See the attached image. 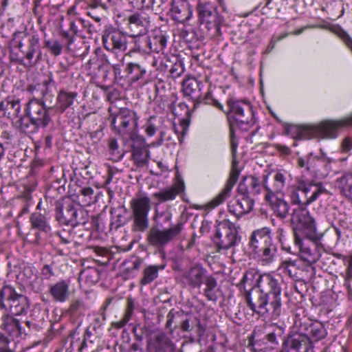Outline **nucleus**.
<instances>
[{
  "mask_svg": "<svg viewBox=\"0 0 352 352\" xmlns=\"http://www.w3.org/2000/svg\"><path fill=\"white\" fill-rule=\"evenodd\" d=\"M246 302L250 309L261 317L265 316L266 304L267 302V294L262 288L253 290L248 293L245 296Z\"/></svg>",
  "mask_w": 352,
  "mask_h": 352,
  "instance_id": "obj_19",
  "label": "nucleus"
},
{
  "mask_svg": "<svg viewBox=\"0 0 352 352\" xmlns=\"http://www.w3.org/2000/svg\"><path fill=\"white\" fill-rule=\"evenodd\" d=\"M149 153L150 152L145 145H134L132 148V160L138 166L142 167L148 163Z\"/></svg>",
  "mask_w": 352,
  "mask_h": 352,
  "instance_id": "obj_41",
  "label": "nucleus"
},
{
  "mask_svg": "<svg viewBox=\"0 0 352 352\" xmlns=\"http://www.w3.org/2000/svg\"><path fill=\"white\" fill-rule=\"evenodd\" d=\"M208 276L207 270L201 264H196L186 272L182 278L188 286L196 288L200 287Z\"/></svg>",
  "mask_w": 352,
  "mask_h": 352,
  "instance_id": "obj_24",
  "label": "nucleus"
},
{
  "mask_svg": "<svg viewBox=\"0 0 352 352\" xmlns=\"http://www.w3.org/2000/svg\"><path fill=\"white\" fill-rule=\"evenodd\" d=\"M109 149L111 153L115 155L118 159L123 157L124 153H121L119 151V146L116 139L111 138L109 140Z\"/></svg>",
  "mask_w": 352,
  "mask_h": 352,
  "instance_id": "obj_58",
  "label": "nucleus"
},
{
  "mask_svg": "<svg viewBox=\"0 0 352 352\" xmlns=\"http://www.w3.org/2000/svg\"><path fill=\"white\" fill-rule=\"evenodd\" d=\"M228 210L237 217L246 214L245 210L240 206L239 199H230L228 203Z\"/></svg>",
  "mask_w": 352,
  "mask_h": 352,
  "instance_id": "obj_54",
  "label": "nucleus"
},
{
  "mask_svg": "<svg viewBox=\"0 0 352 352\" xmlns=\"http://www.w3.org/2000/svg\"><path fill=\"white\" fill-rule=\"evenodd\" d=\"M197 10L199 21L205 24L208 31H212V36L221 34L222 17L219 14L217 7L208 0H199Z\"/></svg>",
  "mask_w": 352,
  "mask_h": 352,
  "instance_id": "obj_12",
  "label": "nucleus"
},
{
  "mask_svg": "<svg viewBox=\"0 0 352 352\" xmlns=\"http://www.w3.org/2000/svg\"><path fill=\"white\" fill-rule=\"evenodd\" d=\"M0 306L16 316L25 315L30 308L28 298L16 292L10 285H4L0 291Z\"/></svg>",
  "mask_w": 352,
  "mask_h": 352,
  "instance_id": "obj_10",
  "label": "nucleus"
},
{
  "mask_svg": "<svg viewBox=\"0 0 352 352\" xmlns=\"http://www.w3.org/2000/svg\"><path fill=\"white\" fill-rule=\"evenodd\" d=\"M240 206L245 210V213L250 212L254 206V199H239Z\"/></svg>",
  "mask_w": 352,
  "mask_h": 352,
  "instance_id": "obj_63",
  "label": "nucleus"
},
{
  "mask_svg": "<svg viewBox=\"0 0 352 352\" xmlns=\"http://www.w3.org/2000/svg\"><path fill=\"white\" fill-rule=\"evenodd\" d=\"M136 5L135 6H141L142 8H151L157 12H162L164 10V6L167 0H135Z\"/></svg>",
  "mask_w": 352,
  "mask_h": 352,
  "instance_id": "obj_46",
  "label": "nucleus"
},
{
  "mask_svg": "<svg viewBox=\"0 0 352 352\" xmlns=\"http://www.w3.org/2000/svg\"><path fill=\"white\" fill-rule=\"evenodd\" d=\"M265 338L270 342V344L276 348L279 345V338L285 334V327L272 323L265 327Z\"/></svg>",
  "mask_w": 352,
  "mask_h": 352,
  "instance_id": "obj_35",
  "label": "nucleus"
},
{
  "mask_svg": "<svg viewBox=\"0 0 352 352\" xmlns=\"http://www.w3.org/2000/svg\"><path fill=\"white\" fill-rule=\"evenodd\" d=\"M133 311L134 301L131 298H129L127 299L126 309L122 318L124 319L127 322H129V321L131 319Z\"/></svg>",
  "mask_w": 352,
  "mask_h": 352,
  "instance_id": "obj_60",
  "label": "nucleus"
},
{
  "mask_svg": "<svg viewBox=\"0 0 352 352\" xmlns=\"http://www.w3.org/2000/svg\"><path fill=\"white\" fill-rule=\"evenodd\" d=\"M270 201V205L274 210V212L277 214V216L285 218L289 210V205L291 204L294 208L292 210L294 211V208H298L296 205H295L296 201H299L302 204H305L306 202H309V205L314 199H306L305 201H301L300 199H290V202H287L285 199H268ZM294 212H292V217H293Z\"/></svg>",
  "mask_w": 352,
  "mask_h": 352,
  "instance_id": "obj_29",
  "label": "nucleus"
},
{
  "mask_svg": "<svg viewBox=\"0 0 352 352\" xmlns=\"http://www.w3.org/2000/svg\"><path fill=\"white\" fill-rule=\"evenodd\" d=\"M111 125L113 131L124 139L133 140L136 136L139 116L137 113L129 108H120L110 115Z\"/></svg>",
  "mask_w": 352,
  "mask_h": 352,
  "instance_id": "obj_7",
  "label": "nucleus"
},
{
  "mask_svg": "<svg viewBox=\"0 0 352 352\" xmlns=\"http://www.w3.org/2000/svg\"><path fill=\"white\" fill-rule=\"evenodd\" d=\"M350 125H352V115L342 120H324L317 124L294 125L289 130L296 139H333L338 137L340 129Z\"/></svg>",
  "mask_w": 352,
  "mask_h": 352,
  "instance_id": "obj_2",
  "label": "nucleus"
},
{
  "mask_svg": "<svg viewBox=\"0 0 352 352\" xmlns=\"http://www.w3.org/2000/svg\"><path fill=\"white\" fill-rule=\"evenodd\" d=\"M314 160L320 162L323 164L322 171L317 168L316 166L314 170V173L322 177L327 176L332 171L331 164L336 162L335 159L328 157L327 153H325L322 148L320 149V155L315 156L314 157Z\"/></svg>",
  "mask_w": 352,
  "mask_h": 352,
  "instance_id": "obj_40",
  "label": "nucleus"
},
{
  "mask_svg": "<svg viewBox=\"0 0 352 352\" xmlns=\"http://www.w3.org/2000/svg\"><path fill=\"white\" fill-rule=\"evenodd\" d=\"M184 190L185 186L183 180L178 178L173 186L166 190L162 198H175L177 196L183 197Z\"/></svg>",
  "mask_w": 352,
  "mask_h": 352,
  "instance_id": "obj_49",
  "label": "nucleus"
},
{
  "mask_svg": "<svg viewBox=\"0 0 352 352\" xmlns=\"http://www.w3.org/2000/svg\"><path fill=\"white\" fill-rule=\"evenodd\" d=\"M299 263L298 260L285 259L281 262L278 269L292 278L297 280L300 278Z\"/></svg>",
  "mask_w": 352,
  "mask_h": 352,
  "instance_id": "obj_39",
  "label": "nucleus"
},
{
  "mask_svg": "<svg viewBox=\"0 0 352 352\" xmlns=\"http://www.w3.org/2000/svg\"><path fill=\"white\" fill-rule=\"evenodd\" d=\"M131 37H138L144 35L149 26L150 21L144 17L140 12L131 14L124 19Z\"/></svg>",
  "mask_w": 352,
  "mask_h": 352,
  "instance_id": "obj_20",
  "label": "nucleus"
},
{
  "mask_svg": "<svg viewBox=\"0 0 352 352\" xmlns=\"http://www.w3.org/2000/svg\"><path fill=\"white\" fill-rule=\"evenodd\" d=\"M49 293L55 302H65L70 297L69 282L61 280L50 286Z\"/></svg>",
  "mask_w": 352,
  "mask_h": 352,
  "instance_id": "obj_26",
  "label": "nucleus"
},
{
  "mask_svg": "<svg viewBox=\"0 0 352 352\" xmlns=\"http://www.w3.org/2000/svg\"><path fill=\"white\" fill-rule=\"evenodd\" d=\"M202 86V82L193 77L186 78L182 82L184 94L195 102L201 101Z\"/></svg>",
  "mask_w": 352,
  "mask_h": 352,
  "instance_id": "obj_28",
  "label": "nucleus"
},
{
  "mask_svg": "<svg viewBox=\"0 0 352 352\" xmlns=\"http://www.w3.org/2000/svg\"><path fill=\"white\" fill-rule=\"evenodd\" d=\"M228 111L226 112L231 125H236L248 130L255 123L251 103L247 100L230 98L227 100Z\"/></svg>",
  "mask_w": 352,
  "mask_h": 352,
  "instance_id": "obj_8",
  "label": "nucleus"
},
{
  "mask_svg": "<svg viewBox=\"0 0 352 352\" xmlns=\"http://www.w3.org/2000/svg\"><path fill=\"white\" fill-rule=\"evenodd\" d=\"M131 206L133 212L132 230L143 232L148 228V213L150 210L149 199H133Z\"/></svg>",
  "mask_w": 352,
  "mask_h": 352,
  "instance_id": "obj_15",
  "label": "nucleus"
},
{
  "mask_svg": "<svg viewBox=\"0 0 352 352\" xmlns=\"http://www.w3.org/2000/svg\"><path fill=\"white\" fill-rule=\"evenodd\" d=\"M309 338L317 342L325 338L327 331L322 323H311L307 329Z\"/></svg>",
  "mask_w": 352,
  "mask_h": 352,
  "instance_id": "obj_47",
  "label": "nucleus"
},
{
  "mask_svg": "<svg viewBox=\"0 0 352 352\" xmlns=\"http://www.w3.org/2000/svg\"><path fill=\"white\" fill-rule=\"evenodd\" d=\"M56 89V85L52 73H50L41 82H34L25 87V91L32 96L30 98H43L46 90L49 91L52 98H55Z\"/></svg>",
  "mask_w": 352,
  "mask_h": 352,
  "instance_id": "obj_17",
  "label": "nucleus"
},
{
  "mask_svg": "<svg viewBox=\"0 0 352 352\" xmlns=\"http://www.w3.org/2000/svg\"><path fill=\"white\" fill-rule=\"evenodd\" d=\"M286 172L282 170L276 171L273 177V183L269 186L267 179H265V186L267 194L265 198H270V196L283 194L286 186Z\"/></svg>",
  "mask_w": 352,
  "mask_h": 352,
  "instance_id": "obj_27",
  "label": "nucleus"
},
{
  "mask_svg": "<svg viewBox=\"0 0 352 352\" xmlns=\"http://www.w3.org/2000/svg\"><path fill=\"white\" fill-rule=\"evenodd\" d=\"M184 72V67L182 62H176L170 69V74L172 78H176L179 77Z\"/></svg>",
  "mask_w": 352,
  "mask_h": 352,
  "instance_id": "obj_59",
  "label": "nucleus"
},
{
  "mask_svg": "<svg viewBox=\"0 0 352 352\" xmlns=\"http://www.w3.org/2000/svg\"><path fill=\"white\" fill-rule=\"evenodd\" d=\"M25 115H20L19 118H16V121L14 122V125L19 131L25 133L30 132V127L32 124L30 122V119L25 118Z\"/></svg>",
  "mask_w": 352,
  "mask_h": 352,
  "instance_id": "obj_52",
  "label": "nucleus"
},
{
  "mask_svg": "<svg viewBox=\"0 0 352 352\" xmlns=\"http://www.w3.org/2000/svg\"><path fill=\"white\" fill-rule=\"evenodd\" d=\"M102 42L104 48L110 52H124L127 48L126 37L119 31L105 32L102 35Z\"/></svg>",
  "mask_w": 352,
  "mask_h": 352,
  "instance_id": "obj_21",
  "label": "nucleus"
},
{
  "mask_svg": "<svg viewBox=\"0 0 352 352\" xmlns=\"http://www.w3.org/2000/svg\"><path fill=\"white\" fill-rule=\"evenodd\" d=\"M204 283L206 285L204 290V296L210 301L216 302L218 299L216 278L212 276H208Z\"/></svg>",
  "mask_w": 352,
  "mask_h": 352,
  "instance_id": "obj_44",
  "label": "nucleus"
},
{
  "mask_svg": "<svg viewBox=\"0 0 352 352\" xmlns=\"http://www.w3.org/2000/svg\"><path fill=\"white\" fill-rule=\"evenodd\" d=\"M167 35L161 30H156L149 37L135 41V47L145 53H164L167 45Z\"/></svg>",
  "mask_w": 352,
  "mask_h": 352,
  "instance_id": "obj_14",
  "label": "nucleus"
},
{
  "mask_svg": "<svg viewBox=\"0 0 352 352\" xmlns=\"http://www.w3.org/2000/svg\"><path fill=\"white\" fill-rule=\"evenodd\" d=\"M249 346L254 352H271L276 349V346L271 345L265 337L261 339L251 340Z\"/></svg>",
  "mask_w": 352,
  "mask_h": 352,
  "instance_id": "obj_48",
  "label": "nucleus"
},
{
  "mask_svg": "<svg viewBox=\"0 0 352 352\" xmlns=\"http://www.w3.org/2000/svg\"><path fill=\"white\" fill-rule=\"evenodd\" d=\"M309 204L296 201L298 208L294 209L292 223L294 226V243L298 248L300 258L309 265L316 263L321 257L322 245L318 244L321 235L317 232L314 219L306 207Z\"/></svg>",
  "mask_w": 352,
  "mask_h": 352,
  "instance_id": "obj_1",
  "label": "nucleus"
},
{
  "mask_svg": "<svg viewBox=\"0 0 352 352\" xmlns=\"http://www.w3.org/2000/svg\"><path fill=\"white\" fill-rule=\"evenodd\" d=\"M86 307L82 300L77 299L74 300L70 305L69 308V313L74 316L84 315Z\"/></svg>",
  "mask_w": 352,
  "mask_h": 352,
  "instance_id": "obj_51",
  "label": "nucleus"
},
{
  "mask_svg": "<svg viewBox=\"0 0 352 352\" xmlns=\"http://www.w3.org/2000/svg\"><path fill=\"white\" fill-rule=\"evenodd\" d=\"M331 31L343 41L352 53V38L351 36L340 25L333 26L331 28Z\"/></svg>",
  "mask_w": 352,
  "mask_h": 352,
  "instance_id": "obj_50",
  "label": "nucleus"
},
{
  "mask_svg": "<svg viewBox=\"0 0 352 352\" xmlns=\"http://www.w3.org/2000/svg\"><path fill=\"white\" fill-rule=\"evenodd\" d=\"M296 198L300 196L308 198H318L320 195H329V192L320 183L313 184L305 181H300L294 192Z\"/></svg>",
  "mask_w": 352,
  "mask_h": 352,
  "instance_id": "obj_22",
  "label": "nucleus"
},
{
  "mask_svg": "<svg viewBox=\"0 0 352 352\" xmlns=\"http://www.w3.org/2000/svg\"><path fill=\"white\" fill-rule=\"evenodd\" d=\"M45 46L49 50L50 53L55 56L61 54L63 45L58 40H45L44 41Z\"/></svg>",
  "mask_w": 352,
  "mask_h": 352,
  "instance_id": "obj_53",
  "label": "nucleus"
},
{
  "mask_svg": "<svg viewBox=\"0 0 352 352\" xmlns=\"http://www.w3.org/2000/svg\"><path fill=\"white\" fill-rule=\"evenodd\" d=\"M171 5L170 14L175 21L184 23L191 19L192 10L187 0H173Z\"/></svg>",
  "mask_w": 352,
  "mask_h": 352,
  "instance_id": "obj_23",
  "label": "nucleus"
},
{
  "mask_svg": "<svg viewBox=\"0 0 352 352\" xmlns=\"http://www.w3.org/2000/svg\"><path fill=\"white\" fill-rule=\"evenodd\" d=\"M182 228L183 225L182 223H177L166 229H163L159 226H153L147 233V243L155 248H164L179 235Z\"/></svg>",
  "mask_w": 352,
  "mask_h": 352,
  "instance_id": "obj_13",
  "label": "nucleus"
},
{
  "mask_svg": "<svg viewBox=\"0 0 352 352\" xmlns=\"http://www.w3.org/2000/svg\"><path fill=\"white\" fill-rule=\"evenodd\" d=\"M13 36L14 46L21 52V55L11 50L10 60L25 67L36 65L41 58L39 38L35 35L27 36L24 32H16Z\"/></svg>",
  "mask_w": 352,
  "mask_h": 352,
  "instance_id": "obj_3",
  "label": "nucleus"
},
{
  "mask_svg": "<svg viewBox=\"0 0 352 352\" xmlns=\"http://www.w3.org/2000/svg\"><path fill=\"white\" fill-rule=\"evenodd\" d=\"M49 94L46 90L43 98H30L25 104L24 113L34 131L45 129L53 122L50 111L53 109L54 98Z\"/></svg>",
  "mask_w": 352,
  "mask_h": 352,
  "instance_id": "obj_4",
  "label": "nucleus"
},
{
  "mask_svg": "<svg viewBox=\"0 0 352 352\" xmlns=\"http://www.w3.org/2000/svg\"><path fill=\"white\" fill-rule=\"evenodd\" d=\"M237 166L238 162L234 159L232 164L231 171L226 184L223 190L215 198H226L230 196V192L237 182L240 175V170L237 168Z\"/></svg>",
  "mask_w": 352,
  "mask_h": 352,
  "instance_id": "obj_38",
  "label": "nucleus"
},
{
  "mask_svg": "<svg viewBox=\"0 0 352 352\" xmlns=\"http://www.w3.org/2000/svg\"><path fill=\"white\" fill-rule=\"evenodd\" d=\"M166 264L160 265H151L146 267L143 271V276L140 280L142 285L150 284L158 277L159 270L165 269Z\"/></svg>",
  "mask_w": 352,
  "mask_h": 352,
  "instance_id": "obj_42",
  "label": "nucleus"
},
{
  "mask_svg": "<svg viewBox=\"0 0 352 352\" xmlns=\"http://www.w3.org/2000/svg\"><path fill=\"white\" fill-rule=\"evenodd\" d=\"M77 96L76 92L61 89L58 91L56 102L52 107L58 111L63 113L74 104Z\"/></svg>",
  "mask_w": 352,
  "mask_h": 352,
  "instance_id": "obj_31",
  "label": "nucleus"
},
{
  "mask_svg": "<svg viewBox=\"0 0 352 352\" xmlns=\"http://www.w3.org/2000/svg\"><path fill=\"white\" fill-rule=\"evenodd\" d=\"M124 57L118 63H113L111 61L107 60V63L112 65L113 69L114 75L116 78L123 79L126 78V74L125 73V69L122 71V67L124 66L123 62Z\"/></svg>",
  "mask_w": 352,
  "mask_h": 352,
  "instance_id": "obj_56",
  "label": "nucleus"
},
{
  "mask_svg": "<svg viewBox=\"0 0 352 352\" xmlns=\"http://www.w3.org/2000/svg\"><path fill=\"white\" fill-rule=\"evenodd\" d=\"M200 100H201L200 102L199 101H196V102L197 103L204 102L206 104L212 105V106L217 107V109H219V110L224 111L223 106L217 100H216L215 98H214L212 97L211 92L209 91L206 93V94L205 95V96L204 98L201 97Z\"/></svg>",
  "mask_w": 352,
  "mask_h": 352,
  "instance_id": "obj_55",
  "label": "nucleus"
},
{
  "mask_svg": "<svg viewBox=\"0 0 352 352\" xmlns=\"http://www.w3.org/2000/svg\"><path fill=\"white\" fill-rule=\"evenodd\" d=\"M126 78L131 82H136L142 79L146 74L144 65L139 63H129L125 67Z\"/></svg>",
  "mask_w": 352,
  "mask_h": 352,
  "instance_id": "obj_37",
  "label": "nucleus"
},
{
  "mask_svg": "<svg viewBox=\"0 0 352 352\" xmlns=\"http://www.w3.org/2000/svg\"><path fill=\"white\" fill-rule=\"evenodd\" d=\"M30 222L33 228L41 232L47 233L51 230L45 217L40 213H33L30 217Z\"/></svg>",
  "mask_w": 352,
  "mask_h": 352,
  "instance_id": "obj_45",
  "label": "nucleus"
},
{
  "mask_svg": "<svg viewBox=\"0 0 352 352\" xmlns=\"http://www.w3.org/2000/svg\"><path fill=\"white\" fill-rule=\"evenodd\" d=\"M56 219L63 225L72 226L85 223V210L76 199H60L56 203Z\"/></svg>",
  "mask_w": 352,
  "mask_h": 352,
  "instance_id": "obj_9",
  "label": "nucleus"
},
{
  "mask_svg": "<svg viewBox=\"0 0 352 352\" xmlns=\"http://www.w3.org/2000/svg\"><path fill=\"white\" fill-rule=\"evenodd\" d=\"M241 240L237 227L228 220L221 221L212 238L218 251L233 250Z\"/></svg>",
  "mask_w": 352,
  "mask_h": 352,
  "instance_id": "obj_11",
  "label": "nucleus"
},
{
  "mask_svg": "<svg viewBox=\"0 0 352 352\" xmlns=\"http://www.w3.org/2000/svg\"><path fill=\"white\" fill-rule=\"evenodd\" d=\"M263 275V274H258L253 271H247L243 274L237 287L244 296H245L248 293L258 289L257 281L259 276Z\"/></svg>",
  "mask_w": 352,
  "mask_h": 352,
  "instance_id": "obj_30",
  "label": "nucleus"
},
{
  "mask_svg": "<svg viewBox=\"0 0 352 352\" xmlns=\"http://www.w3.org/2000/svg\"><path fill=\"white\" fill-rule=\"evenodd\" d=\"M81 25L83 27L86 26L85 21L82 19H78L76 21H70L69 27L67 31L60 30V35L67 40V47L69 48L75 41V36L78 34V25Z\"/></svg>",
  "mask_w": 352,
  "mask_h": 352,
  "instance_id": "obj_36",
  "label": "nucleus"
},
{
  "mask_svg": "<svg viewBox=\"0 0 352 352\" xmlns=\"http://www.w3.org/2000/svg\"><path fill=\"white\" fill-rule=\"evenodd\" d=\"M41 274L45 279H50L54 276L53 267L51 265L46 264L41 269Z\"/></svg>",
  "mask_w": 352,
  "mask_h": 352,
  "instance_id": "obj_62",
  "label": "nucleus"
},
{
  "mask_svg": "<svg viewBox=\"0 0 352 352\" xmlns=\"http://www.w3.org/2000/svg\"><path fill=\"white\" fill-rule=\"evenodd\" d=\"M79 6L87 11V14L96 22H100L105 17L109 6L102 3L100 0H75V3L72 9Z\"/></svg>",
  "mask_w": 352,
  "mask_h": 352,
  "instance_id": "obj_16",
  "label": "nucleus"
},
{
  "mask_svg": "<svg viewBox=\"0 0 352 352\" xmlns=\"http://www.w3.org/2000/svg\"><path fill=\"white\" fill-rule=\"evenodd\" d=\"M261 188L258 179L251 176L244 177L239 183L238 192L242 195H256L259 193Z\"/></svg>",
  "mask_w": 352,
  "mask_h": 352,
  "instance_id": "obj_33",
  "label": "nucleus"
},
{
  "mask_svg": "<svg viewBox=\"0 0 352 352\" xmlns=\"http://www.w3.org/2000/svg\"><path fill=\"white\" fill-rule=\"evenodd\" d=\"M9 340L5 337H0V352H14L9 348Z\"/></svg>",
  "mask_w": 352,
  "mask_h": 352,
  "instance_id": "obj_64",
  "label": "nucleus"
},
{
  "mask_svg": "<svg viewBox=\"0 0 352 352\" xmlns=\"http://www.w3.org/2000/svg\"><path fill=\"white\" fill-rule=\"evenodd\" d=\"M270 234L268 228L258 229L252 233L248 243L251 251L265 264L274 261L277 250Z\"/></svg>",
  "mask_w": 352,
  "mask_h": 352,
  "instance_id": "obj_6",
  "label": "nucleus"
},
{
  "mask_svg": "<svg viewBox=\"0 0 352 352\" xmlns=\"http://www.w3.org/2000/svg\"><path fill=\"white\" fill-rule=\"evenodd\" d=\"M223 199H212L206 204L197 205L195 206L197 209H204L206 211H210L221 204Z\"/></svg>",
  "mask_w": 352,
  "mask_h": 352,
  "instance_id": "obj_61",
  "label": "nucleus"
},
{
  "mask_svg": "<svg viewBox=\"0 0 352 352\" xmlns=\"http://www.w3.org/2000/svg\"><path fill=\"white\" fill-rule=\"evenodd\" d=\"M148 352H173L170 341L162 335H158L151 339L147 344Z\"/></svg>",
  "mask_w": 352,
  "mask_h": 352,
  "instance_id": "obj_32",
  "label": "nucleus"
},
{
  "mask_svg": "<svg viewBox=\"0 0 352 352\" xmlns=\"http://www.w3.org/2000/svg\"><path fill=\"white\" fill-rule=\"evenodd\" d=\"M352 150V138L350 137H345L341 142L340 146V152L342 154L350 155Z\"/></svg>",
  "mask_w": 352,
  "mask_h": 352,
  "instance_id": "obj_57",
  "label": "nucleus"
},
{
  "mask_svg": "<svg viewBox=\"0 0 352 352\" xmlns=\"http://www.w3.org/2000/svg\"><path fill=\"white\" fill-rule=\"evenodd\" d=\"M78 278L80 282L93 285L99 280L100 272L96 267H87L80 272Z\"/></svg>",
  "mask_w": 352,
  "mask_h": 352,
  "instance_id": "obj_43",
  "label": "nucleus"
},
{
  "mask_svg": "<svg viewBox=\"0 0 352 352\" xmlns=\"http://www.w3.org/2000/svg\"><path fill=\"white\" fill-rule=\"evenodd\" d=\"M258 287L262 288L267 294L266 312L264 318L278 319L282 311L281 285L278 280L270 274H264L259 276Z\"/></svg>",
  "mask_w": 352,
  "mask_h": 352,
  "instance_id": "obj_5",
  "label": "nucleus"
},
{
  "mask_svg": "<svg viewBox=\"0 0 352 352\" xmlns=\"http://www.w3.org/2000/svg\"><path fill=\"white\" fill-rule=\"evenodd\" d=\"M283 346L287 352H309L313 347L308 336L298 333L289 335Z\"/></svg>",
  "mask_w": 352,
  "mask_h": 352,
  "instance_id": "obj_18",
  "label": "nucleus"
},
{
  "mask_svg": "<svg viewBox=\"0 0 352 352\" xmlns=\"http://www.w3.org/2000/svg\"><path fill=\"white\" fill-rule=\"evenodd\" d=\"M1 327L12 338H18L23 333L19 320L10 315H4L2 318Z\"/></svg>",
  "mask_w": 352,
  "mask_h": 352,
  "instance_id": "obj_34",
  "label": "nucleus"
},
{
  "mask_svg": "<svg viewBox=\"0 0 352 352\" xmlns=\"http://www.w3.org/2000/svg\"><path fill=\"white\" fill-rule=\"evenodd\" d=\"M0 112L4 117L14 120L21 112V100L15 96H9L0 102Z\"/></svg>",
  "mask_w": 352,
  "mask_h": 352,
  "instance_id": "obj_25",
  "label": "nucleus"
}]
</instances>
